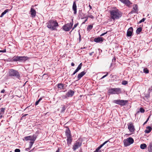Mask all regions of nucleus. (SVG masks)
Wrapping results in <instances>:
<instances>
[{
	"mask_svg": "<svg viewBox=\"0 0 152 152\" xmlns=\"http://www.w3.org/2000/svg\"><path fill=\"white\" fill-rule=\"evenodd\" d=\"M28 114H24L21 117V120H23V119H24L25 118V117L27 116Z\"/></svg>",
	"mask_w": 152,
	"mask_h": 152,
	"instance_id": "nucleus-40",
	"label": "nucleus"
},
{
	"mask_svg": "<svg viewBox=\"0 0 152 152\" xmlns=\"http://www.w3.org/2000/svg\"><path fill=\"white\" fill-rule=\"evenodd\" d=\"M78 23H77L75 24L74 25V27H73V28H72V30H74V28H75L78 25Z\"/></svg>",
	"mask_w": 152,
	"mask_h": 152,
	"instance_id": "nucleus-42",
	"label": "nucleus"
},
{
	"mask_svg": "<svg viewBox=\"0 0 152 152\" xmlns=\"http://www.w3.org/2000/svg\"><path fill=\"white\" fill-rule=\"evenodd\" d=\"M147 122L146 121H145L144 123L143 124V125H144V124H146L147 123Z\"/></svg>",
	"mask_w": 152,
	"mask_h": 152,
	"instance_id": "nucleus-62",
	"label": "nucleus"
},
{
	"mask_svg": "<svg viewBox=\"0 0 152 152\" xmlns=\"http://www.w3.org/2000/svg\"><path fill=\"white\" fill-rule=\"evenodd\" d=\"M64 85L62 83H59L57 85V87L58 88L60 89V90H62L64 89Z\"/></svg>",
	"mask_w": 152,
	"mask_h": 152,
	"instance_id": "nucleus-24",
	"label": "nucleus"
},
{
	"mask_svg": "<svg viewBox=\"0 0 152 152\" xmlns=\"http://www.w3.org/2000/svg\"><path fill=\"white\" fill-rule=\"evenodd\" d=\"M34 142L33 141H30L29 142V146L28 148V149H30V148H31L32 146L33 145V144L34 143Z\"/></svg>",
	"mask_w": 152,
	"mask_h": 152,
	"instance_id": "nucleus-31",
	"label": "nucleus"
},
{
	"mask_svg": "<svg viewBox=\"0 0 152 152\" xmlns=\"http://www.w3.org/2000/svg\"><path fill=\"white\" fill-rule=\"evenodd\" d=\"M5 92V90L4 89H3L1 92V93H4Z\"/></svg>",
	"mask_w": 152,
	"mask_h": 152,
	"instance_id": "nucleus-49",
	"label": "nucleus"
},
{
	"mask_svg": "<svg viewBox=\"0 0 152 152\" xmlns=\"http://www.w3.org/2000/svg\"><path fill=\"white\" fill-rule=\"evenodd\" d=\"M110 18L113 20L119 19L122 15V13L118 9L110 10Z\"/></svg>",
	"mask_w": 152,
	"mask_h": 152,
	"instance_id": "nucleus-1",
	"label": "nucleus"
},
{
	"mask_svg": "<svg viewBox=\"0 0 152 152\" xmlns=\"http://www.w3.org/2000/svg\"><path fill=\"white\" fill-rule=\"evenodd\" d=\"M71 65L72 66H75V64L74 63L72 62L71 63Z\"/></svg>",
	"mask_w": 152,
	"mask_h": 152,
	"instance_id": "nucleus-55",
	"label": "nucleus"
},
{
	"mask_svg": "<svg viewBox=\"0 0 152 152\" xmlns=\"http://www.w3.org/2000/svg\"><path fill=\"white\" fill-rule=\"evenodd\" d=\"M146 18H143L141 20H140L138 23H140L142 22H144Z\"/></svg>",
	"mask_w": 152,
	"mask_h": 152,
	"instance_id": "nucleus-35",
	"label": "nucleus"
},
{
	"mask_svg": "<svg viewBox=\"0 0 152 152\" xmlns=\"http://www.w3.org/2000/svg\"><path fill=\"white\" fill-rule=\"evenodd\" d=\"M133 32V28L132 27H130L128 29L127 32L126 36L128 37H130L132 36Z\"/></svg>",
	"mask_w": 152,
	"mask_h": 152,
	"instance_id": "nucleus-13",
	"label": "nucleus"
},
{
	"mask_svg": "<svg viewBox=\"0 0 152 152\" xmlns=\"http://www.w3.org/2000/svg\"><path fill=\"white\" fill-rule=\"evenodd\" d=\"M89 8H90V10H91L92 8V6L90 5V4L89 5Z\"/></svg>",
	"mask_w": 152,
	"mask_h": 152,
	"instance_id": "nucleus-56",
	"label": "nucleus"
},
{
	"mask_svg": "<svg viewBox=\"0 0 152 152\" xmlns=\"http://www.w3.org/2000/svg\"><path fill=\"white\" fill-rule=\"evenodd\" d=\"M72 10L74 11V14L75 15L77 13V6L75 1H74L72 6Z\"/></svg>",
	"mask_w": 152,
	"mask_h": 152,
	"instance_id": "nucleus-18",
	"label": "nucleus"
},
{
	"mask_svg": "<svg viewBox=\"0 0 152 152\" xmlns=\"http://www.w3.org/2000/svg\"><path fill=\"white\" fill-rule=\"evenodd\" d=\"M2 50H0V52H2Z\"/></svg>",
	"mask_w": 152,
	"mask_h": 152,
	"instance_id": "nucleus-63",
	"label": "nucleus"
},
{
	"mask_svg": "<svg viewBox=\"0 0 152 152\" xmlns=\"http://www.w3.org/2000/svg\"><path fill=\"white\" fill-rule=\"evenodd\" d=\"M67 142L68 145L69 146L71 144L72 141V137L67 138Z\"/></svg>",
	"mask_w": 152,
	"mask_h": 152,
	"instance_id": "nucleus-20",
	"label": "nucleus"
},
{
	"mask_svg": "<svg viewBox=\"0 0 152 152\" xmlns=\"http://www.w3.org/2000/svg\"><path fill=\"white\" fill-rule=\"evenodd\" d=\"M106 72H103V73H106Z\"/></svg>",
	"mask_w": 152,
	"mask_h": 152,
	"instance_id": "nucleus-64",
	"label": "nucleus"
},
{
	"mask_svg": "<svg viewBox=\"0 0 152 152\" xmlns=\"http://www.w3.org/2000/svg\"><path fill=\"white\" fill-rule=\"evenodd\" d=\"M79 42H80L81 40V36L80 35V34L79 32Z\"/></svg>",
	"mask_w": 152,
	"mask_h": 152,
	"instance_id": "nucleus-44",
	"label": "nucleus"
},
{
	"mask_svg": "<svg viewBox=\"0 0 152 152\" xmlns=\"http://www.w3.org/2000/svg\"><path fill=\"white\" fill-rule=\"evenodd\" d=\"M47 24L48 28L52 30H55L56 27L58 25L57 22L56 20H50Z\"/></svg>",
	"mask_w": 152,
	"mask_h": 152,
	"instance_id": "nucleus-2",
	"label": "nucleus"
},
{
	"mask_svg": "<svg viewBox=\"0 0 152 152\" xmlns=\"http://www.w3.org/2000/svg\"><path fill=\"white\" fill-rule=\"evenodd\" d=\"M147 147V145L143 143L141 144L140 148L142 149H144Z\"/></svg>",
	"mask_w": 152,
	"mask_h": 152,
	"instance_id": "nucleus-25",
	"label": "nucleus"
},
{
	"mask_svg": "<svg viewBox=\"0 0 152 152\" xmlns=\"http://www.w3.org/2000/svg\"><path fill=\"white\" fill-rule=\"evenodd\" d=\"M82 145V142H80L79 140H77L75 143L73 145L72 149L74 151H75L79 148Z\"/></svg>",
	"mask_w": 152,
	"mask_h": 152,
	"instance_id": "nucleus-10",
	"label": "nucleus"
},
{
	"mask_svg": "<svg viewBox=\"0 0 152 152\" xmlns=\"http://www.w3.org/2000/svg\"><path fill=\"white\" fill-rule=\"evenodd\" d=\"M2 53H5L6 51V49H4L3 50H2Z\"/></svg>",
	"mask_w": 152,
	"mask_h": 152,
	"instance_id": "nucleus-54",
	"label": "nucleus"
},
{
	"mask_svg": "<svg viewBox=\"0 0 152 152\" xmlns=\"http://www.w3.org/2000/svg\"><path fill=\"white\" fill-rule=\"evenodd\" d=\"M15 152H20V150L19 149H16L15 150Z\"/></svg>",
	"mask_w": 152,
	"mask_h": 152,
	"instance_id": "nucleus-46",
	"label": "nucleus"
},
{
	"mask_svg": "<svg viewBox=\"0 0 152 152\" xmlns=\"http://www.w3.org/2000/svg\"><path fill=\"white\" fill-rule=\"evenodd\" d=\"M142 30V28L141 27H139L138 28L136 31V33L137 34H139L141 32Z\"/></svg>",
	"mask_w": 152,
	"mask_h": 152,
	"instance_id": "nucleus-27",
	"label": "nucleus"
},
{
	"mask_svg": "<svg viewBox=\"0 0 152 152\" xmlns=\"http://www.w3.org/2000/svg\"><path fill=\"white\" fill-rule=\"evenodd\" d=\"M121 83L123 85H126L128 83V82L126 80H123L122 81Z\"/></svg>",
	"mask_w": 152,
	"mask_h": 152,
	"instance_id": "nucleus-36",
	"label": "nucleus"
},
{
	"mask_svg": "<svg viewBox=\"0 0 152 152\" xmlns=\"http://www.w3.org/2000/svg\"><path fill=\"white\" fill-rule=\"evenodd\" d=\"M73 23L71 22L64 25L63 27V29L66 31H69L72 27Z\"/></svg>",
	"mask_w": 152,
	"mask_h": 152,
	"instance_id": "nucleus-9",
	"label": "nucleus"
},
{
	"mask_svg": "<svg viewBox=\"0 0 152 152\" xmlns=\"http://www.w3.org/2000/svg\"><path fill=\"white\" fill-rule=\"evenodd\" d=\"M75 91L70 90L66 93L67 96L69 97H72L74 94Z\"/></svg>",
	"mask_w": 152,
	"mask_h": 152,
	"instance_id": "nucleus-16",
	"label": "nucleus"
},
{
	"mask_svg": "<svg viewBox=\"0 0 152 152\" xmlns=\"http://www.w3.org/2000/svg\"><path fill=\"white\" fill-rule=\"evenodd\" d=\"M82 63H80V64L78 66L77 68L76 69V70L78 72L79 70H80L82 66Z\"/></svg>",
	"mask_w": 152,
	"mask_h": 152,
	"instance_id": "nucleus-30",
	"label": "nucleus"
},
{
	"mask_svg": "<svg viewBox=\"0 0 152 152\" xmlns=\"http://www.w3.org/2000/svg\"><path fill=\"white\" fill-rule=\"evenodd\" d=\"M115 59H115V58H114L112 59V62H115Z\"/></svg>",
	"mask_w": 152,
	"mask_h": 152,
	"instance_id": "nucleus-52",
	"label": "nucleus"
},
{
	"mask_svg": "<svg viewBox=\"0 0 152 152\" xmlns=\"http://www.w3.org/2000/svg\"><path fill=\"white\" fill-rule=\"evenodd\" d=\"M121 2L124 3L125 2V0H119Z\"/></svg>",
	"mask_w": 152,
	"mask_h": 152,
	"instance_id": "nucleus-51",
	"label": "nucleus"
},
{
	"mask_svg": "<svg viewBox=\"0 0 152 152\" xmlns=\"http://www.w3.org/2000/svg\"><path fill=\"white\" fill-rule=\"evenodd\" d=\"M143 72L147 74L149 73V70L147 68H144L143 69Z\"/></svg>",
	"mask_w": 152,
	"mask_h": 152,
	"instance_id": "nucleus-33",
	"label": "nucleus"
},
{
	"mask_svg": "<svg viewBox=\"0 0 152 152\" xmlns=\"http://www.w3.org/2000/svg\"><path fill=\"white\" fill-rule=\"evenodd\" d=\"M65 133L66 138L72 137L70 131L68 127L66 129Z\"/></svg>",
	"mask_w": 152,
	"mask_h": 152,
	"instance_id": "nucleus-14",
	"label": "nucleus"
},
{
	"mask_svg": "<svg viewBox=\"0 0 152 152\" xmlns=\"http://www.w3.org/2000/svg\"><path fill=\"white\" fill-rule=\"evenodd\" d=\"M127 125L128 128L129 132L132 133H133L135 130L133 124L132 122H130Z\"/></svg>",
	"mask_w": 152,
	"mask_h": 152,
	"instance_id": "nucleus-11",
	"label": "nucleus"
},
{
	"mask_svg": "<svg viewBox=\"0 0 152 152\" xmlns=\"http://www.w3.org/2000/svg\"><path fill=\"white\" fill-rule=\"evenodd\" d=\"M42 98H41L40 99H39L35 103V105H37L38 104L39 102H40L42 100Z\"/></svg>",
	"mask_w": 152,
	"mask_h": 152,
	"instance_id": "nucleus-32",
	"label": "nucleus"
},
{
	"mask_svg": "<svg viewBox=\"0 0 152 152\" xmlns=\"http://www.w3.org/2000/svg\"><path fill=\"white\" fill-rule=\"evenodd\" d=\"M149 117H150V116H149L148 118L147 119V120H146V121L147 122H148V121L149 119Z\"/></svg>",
	"mask_w": 152,
	"mask_h": 152,
	"instance_id": "nucleus-58",
	"label": "nucleus"
},
{
	"mask_svg": "<svg viewBox=\"0 0 152 152\" xmlns=\"http://www.w3.org/2000/svg\"><path fill=\"white\" fill-rule=\"evenodd\" d=\"M128 102L127 100H117L114 101L115 103L122 106L126 105Z\"/></svg>",
	"mask_w": 152,
	"mask_h": 152,
	"instance_id": "nucleus-8",
	"label": "nucleus"
},
{
	"mask_svg": "<svg viewBox=\"0 0 152 152\" xmlns=\"http://www.w3.org/2000/svg\"><path fill=\"white\" fill-rule=\"evenodd\" d=\"M108 142H110L109 140L104 142L99 147H98L96 149V150L94 151V152H99V151L100 149Z\"/></svg>",
	"mask_w": 152,
	"mask_h": 152,
	"instance_id": "nucleus-15",
	"label": "nucleus"
},
{
	"mask_svg": "<svg viewBox=\"0 0 152 152\" xmlns=\"http://www.w3.org/2000/svg\"><path fill=\"white\" fill-rule=\"evenodd\" d=\"M77 72H78L75 69V70L74 71V72L71 75V76H73V75H75L76 73H77Z\"/></svg>",
	"mask_w": 152,
	"mask_h": 152,
	"instance_id": "nucleus-45",
	"label": "nucleus"
},
{
	"mask_svg": "<svg viewBox=\"0 0 152 152\" xmlns=\"http://www.w3.org/2000/svg\"><path fill=\"white\" fill-rule=\"evenodd\" d=\"M98 50H99V53H101L102 51V50L101 49H100L99 48L98 49Z\"/></svg>",
	"mask_w": 152,
	"mask_h": 152,
	"instance_id": "nucleus-50",
	"label": "nucleus"
},
{
	"mask_svg": "<svg viewBox=\"0 0 152 152\" xmlns=\"http://www.w3.org/2000/svg\"><path fill=\"white\" fill-rule=\"evenodd\" d=\"M28 148H26V150L27 151H29V150H30V149H28Z\"/></svg>",
	"mask_w": 152,
	"mask_h": 152,
	"instance_id": "nucleus-60",
	"label": "nucleus"
},
{
	"mask_svg": "<svg viewBox=\"0 0 152 152\" xmlns=\"http://www.w3.org/2000/svg\"><path fill=\"white\" fill-rule=\"evenodd\" d=\"M66 108L65 105H64L63 107H62L61 110V112H64L66 110Z\"/></svg>",
	"mask_w": 152,
	"mask_h": 152,
	"instance_id": "nucleus-34",
	"label": "nucleus"
},
{
	"mask_svg": "<svg viewBox=\"0 0 152 152\" xmlns=\"http://www.w3.org/2000/svg\"><path fill=\"white\" fill-rule=\"evenodd\" d=\"M86 72L84 71L79 73L77 76V80H80L86 74Z\"/></svg>",
	"mask_w": 152,
	"mask_h": 152,
	"instance_id": "nucleus-17",
	"label": "nucleus"
},
{
	"mask_svg": "<svg viewBox=\"0 0 152 152\" xmlns=\"http://www.w3.org/2000/svg\"><path fill=\"white\" fill-rule=\"evenodd\" d=\"M140 111L141 113H144L145 112V110L142 107H141L140 109Z\"/></svg>",
	"mask_w": 152,
	"mask_h": 152,
	"instance_id": "nucleus-38",
	"label": "nucleus"
},
{
	"mask_svg": "<svg viewBox=\"0 0 152 152\" xmlns=\"http://www.w3.org/2000/svg\"><path fill=\"white\" fill-rule=\"evenodd\" d=\"M5 110V108H1L0 109V115H1V114H4V113Z\"/></svg>",
	"mask_w": 152,
	"mask_h": 152,
	"instance_id": "nucleus-28",
	"label": "nucleus"
},
{
	"mask_svg": "<svg viewBox=\"0 0 152 152\" xmlns=\"http://www.w3.org/2000/svg\"><path fill=\"white\" fill-rule=\"evenodd\" d=\"M106 74L105 75H104V76H102L101 78V79H103V78H104L105 77H106V76H107L108 74V72H106Z\"/></svg>",
	"mask_w": 152,
	"mask_h": 152,
	"instance_id": "nucleus-41",
	"label": "nucleus"
},
{
	"mask_svg": "<svg viewBox=\"0 0 152 152\" xmlns=\"http://www.w3.org/2000/svg\"><path fill=\"white\" fill-rule=\"evenodd\" d=\"M103 40V38L102 37H98L94 39V41L96 42H102Z\"/></svg>",
	"mask_w": 152,
	"mask_h": 152,
	"instance_id": "nucleus-21",
	"label": "nucleus"
},
{
	"mask_svg": "<svg viewBox=\"0 0 152 152\" xmlns=\"http://www.w3.org/2000/svg\"><path fill=\"white\" fill-rule=\"evenodd\" d=\"M121 92V89L120 88H114L109 89L108 93L111 94H119Z\"/></svg>",
	"mask_w": 152,
	"mask_h": 152,
	"instance_id": "nucleus-5",
	"label": "nucleus"
},
{
	"mask_svg": "<svg viewBox=\"0 0 152 152\" xmlns=\"http://www.w3.org/2000/svg\"><path fill=\"white\" fill-rule=\"evenodd\" d=\"M87 19H88V18H87V19H86V20H85L84 21V22H83V23H82V24H84L85 22L87 21Z\"/></svg>",
	"mask_w": 152,
	"mask_h": 152,
	"instance_id": "nucleus-53",
	"label": "nucleus"
},
{
	"mask_svg": "<svg viewBox=\"0 0 152 152\" xmlns=\"http://www.w3.org/2000/svg\"><path fill=\"white\" fill-rule=\"evenodd\" d=\"M3 114H1V115H0V116L1 118V117H2V116H3Z\"/></svg>",
	"mask_w": 152,
	"mask_h": 152,
	"instance_id": "nucleus-61",
	"label": "nucleus"
},
{
	"mask_svg": "<svg viewBox=\"0 0 152 152\" xmlns=\"http://www.w3.org/2000/svg\"><path fill=\"white\" fill-rule=\"evenodd\" d=\"M138 6L136 4H134L133 6L132 10L130 12V13L133 14L135 13H138Z\"/></svg>",
	"mask_w": 152,
	"mask_h": 152,
	"instance_id": "nucleus-12",
	"label": "nucleus"
},
{
	"mask_svg": "<svg viewBox=\"0 0 152 152\" xmlns=\"http://www.w3.org/2000/svg\"><path fill=\"white\" fill-rule=\"evenodd\" d=\"M152 129L151 127L148 126L146 127V129L145 130V132L146 133H149L151 131Z\"/></svg>",
	"mask_w": 152,
	"mask_h": 152,
	"instance_id": "nucleus-23",
	"label": "nucleus"
},
{
	"mask_svg": "<svg viewBox=\"0 0 152 152\" xmlns=\"http://www.w3.org/2000/svg\"><path fill=\"white\" fill-rule=\"evenodd\" d=\"M107 32H105V33H103L100 36H103L105 34H107Z\"/></svg>",
	"mask_w": 152,
	"mask_h": 152,
	"instance_id": "nucleus-47",
	"label": "nucleus"
},
{
	"mask_svg": "<svg viewBox=\"0 0 152 152\" xmlns=\"http://www.w3.org/2000/svg\"><path fill=\"white\" fill-rule=\"evenodd\" d=\"M62 97L64 99H66L67 98H68V96H67L66 94L65 95H63L62 96Z\"/></svg>",
	"mask_w": 152,
	"mask_h": 152,
	"instance_id": "nucleus-39",
	"label": "nucleus"
},
{
	"mask_svg": "<svg viewBox=\"0 0 152 152\" xmlns=\"http://www.w3.org/2000/svg\"><path fill=\"white\" fill-rule=\"evenodd\" d=\"M148 151L150 152H152V143H150L149 145V147L148 148Z\"/></svg>",
	"mask_w": 152,
	"mask_h": 152,
	"instance_id": "nucleus-29",
	"label": "nucleus"
},
{
	"mask_svg": "<svg viewBox=\"0 0 152 152\" xmlns=\"http://www.w3.org/2000/svg\"><path fill=\"white\" fill-rule=\"evenodd\" d=\"M124 4L129 7L130 6V5L132 4L129 0H125V2Z\"/></svg>",
	"mask_w": 152,
	"mask_h": 152,
	"instance_id": "nucleus-22",
	"label": "nucleus"
},
{
	"mask_svg": "<svg viewBox=\"0 0 152 152\" xmlns=\"http://www.w3.org/2000/svg\"><path fill=\"white\" fill-rule=\"evenodd\" d=\"M88 17H89V18H90L91 19H94V16L91 15H89L88 16Z\"/></svg>",
	"mask_w": 152,
	"mask_h": 152,
	"instance_id": "nucleus-43",
	"label": "nucleus"
},
{
	"mask_svg": "<svg viewBox=\"0 0 152 152\" xmlns=\"http://www.w3.org/2000/svg\"><path fill=\"white\" fill-rule=\"evenodd\" d=\"M9 73L10 76L16 77L19 79L20 78V75L18 70L13 69H11L9 71Z\"/></svg>",
	"mask_w": 152,
	"mask_h": 152,
	"instance_id": "nucleus-3",
	"label": "nucleus"
},
{
	"mask_svg": "<svg viewBox=\"0 0 152 152\" xmlns=\"http://www.w3.org/2000/svg\"><path fill=\"white\" fill-rule=\"evenodd\" d=\"M38 136L37 133L34 134L32 136H28L24 137V139L26 141L30 140L31 141L34 142Z\"/></svg>",
	"mask_w": 152,
	"mask_h": 152,
	"instance_id": "nucleus-6",
	"label": "nucleus"
},
{
	"mask_svg": "<svg viewBox=\"0 0 152 152\" xmlns=\"http://www.w3.org/2000/svg\"><path fill=\"white\" fill-rule=\"evenodd\" d=\"M56 152H59V149L58 148V150H57Z\"/></svg>",
	"mask_w": 152,
	"mask_h": 152,
	"instance_id": "nucleus-59",
	"label": "nucleus"
},
{
	"mask_svg": "<svg viewBox=\"0 0 152 152\" xmlns=\"http://www.w3.org/2000/svg\"><path fill=\"white\" fill-rule=\"evenodd\" d=\"M88 16H86V17H84V18H81V19H84V18H88Z\"/></svg>",
	"mask_w": 152,
	"mask_h": 152,
	"instance_id": "nucleus-57",
	"label": "nucleus"
},
{
	"mask_svg": "<svg viewBox=\"0 0 152 152\" xmlns=\"http://www.w3.org/2000/svg\"><path fill=\"white\" fill-rule=\"evenodd\" d=\"M31 15L34 18L36 15V11L34 9L32 8H31Z\"/></svg>",
	"mask_w": 152,
	"mask_h": 152,
	"instance_id": "nucleus-19",
	"label": "nucleus"
},
{
	"mask_svg": "<svg viewBox=\"0 0 152 152\" xmlns=\"http://www.w3.org/2000/svg\"><path fill=\"white\" fill-rule=\"evenodd\" d=\"M28 57L26 56H15L12 59V61H25L28 59Z\"/></svg>",
	"mask_w": 152,
	"mask_h": 152,
	"instance_id": "nucleus-4",
	"label": "nucleus"
},
{
	"mask_svg": "<svg viewBox=\"0 0 152 152\" xmlns=\"http://www.w3.org/2000/svg\"><path fill=\"white\" fill-rule=\"evenodd\" d=\"M93 28V26L91 25H89L87 28L88 30H91Z\"/></svg>",
	"mask_w": 152,
	"mask_h": 152,
	"instance_id": "nucleus-37",
	"label": "nucleus"
},
{
	"mask_svg": "<svg viewBox=\"0 0 152 152\" xmlns=\"http://www.w3.org/2000/svg\"><path fill=\"white\" fill-rule=\"evenodd\" d=\"M9 11V10L8 9H7L5 10L4 12L2 13L1 15L0 16V17H3V16L7 12Z\"/></svg>",
	"mask_w": 152,
	"mask_h": 152,
	"instance_id": "nucleus-26",
	"label": "nucleus"
},
{
	"mask_svg": "<svg viewBox=\"0 0 152 152\" xmlns=\"http://www.w3.org/2000/svg\"><path fill=\"white\" fill-rule=\"evenodd\" d=\"M134 142V140L132 138L130 137L126 139H124V145L125 147L127 146L132 144Z\"/></svg>",
	"mask_w": 152,
	"mask_h": 152,
	"instance_id": "nucleus-7",
	"label": "nucleus"
},
{
	"mask_svg": "<svg viewBox=\"0 0 152 152\" xmlns=\"http://www.w3.org/2000/svg\"><path fill=\"white\" fill-rule=\"evenodd\" d=\"M94 53V52H91L89 53V55L90 56H92L93 55V54Z\"/></svg>",
	"mask_w": 152,
	"mask_h": 152,
	"instance_id": "nucleus-48",
	"label": "nucleus"
}]
</instances>
